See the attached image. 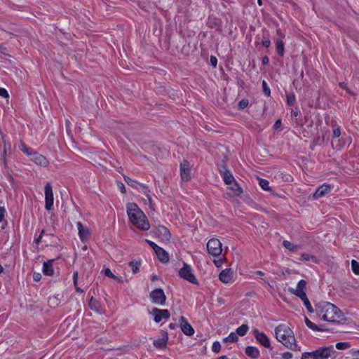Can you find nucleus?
<instances>
[{
    "label": "nucleus",
    "instance_id": "nucleus-12",
    "mask_svg": "<svg viewBox=\"0 0 359 359\" xmlns=\"http://www.w3.org/2000/svg\"><path fill=\"white\" fill-rule=\"evenodd\" d=\"M180 175L183 181H189L191 179L190 164L189 161H184L180 163Z\"/></svg>",
    "mask_w": 359,
    "mask_h": 359
},
{
    "label": "nucleus",
    "instance_id": "nucleus-52",
    "mask_svg": "<svg viewBox=\"0 0 359 359\" xmlns=\"http://www.w3.org/2000/svg\"><path fill=\"white\" fill-rule=\"evenodd\" d=\"M210 64H211L214 67H216L217 64V59L216 58V57L212 56H212H210Z\"/></svg>",
    "mask_w": 359,
    "mask_h": 359
},
{
    "label": "nucleus",
    "instance_id": "nucleus-16",
    "mask_svg": "<svg viewBox=\"0 0 359 359\" xmlns=\"http://www.w3.org/2000/svg\"><path fill=\"white\" fill-rule=\"evenodd\" d=\"M306 280H300L298 283H297V285L296 287V289L294 290V289H290V291L291 292H292L294 295H296L297 297L301 298L302 296V294H304V296L306 295V292H305V289H306Z\"/></svg>",
    "mask_w": 359,
    "mask_h": 359
},
{
    "label": "nucleus",
    "instance_id": "nucleus-10",
    "mask_svg": "<svg viewBox=\"0 0 359 359\" xmlns=\"http://www.w3.org/2000/svg\"><path fill=\"white\" fill-rule=\"evenodd\" d=\"M253 333L255 338L259 344L265 348H272L269 338L264 332H260L258 330H255Z\"/></svg>",
    "mask_w": 359,
    "mask_h": 359
},
{
    "label": "nucleus",
    "instance_id": "nucleus-19",
    "mask_svg": "<svg viewBox=\"0 0 359 359\" xmlns=\"http://www.w3.org/2000/svg\"><path fill=\"white\" fill-rule=\"evenodd\" d=\"M168 341V337L167 333H165L164 336L161 338H158L153 340L154 346L158 349H164L167 346Z\"/></svg>",
    "mask_w": 359,
    "mask_h": 359
},
{
    "label": "nucleus",
    "instance_id": "nucleus-28",
    "mask_svg": "<svg viewBox=\"0 0 359 359\" xmlns=\"http://www.w3.org/2000/svg\"><path fill=\"white\" fill-rule=\"evenodd\" d=\"M238 340V337L236 332H231L229 336L223 339V341L226 343H234Z\"/></svg>",
    "mask_w": 359,
    "mask_h": 359
},
{
    "label": "nucleus",
    "instance_id": "nucleus-59",
    "mask_svg": "<svg viewBox=\"0 0 359 359\" xmlns=\"http://www.w3.org/2000/svg\"><path fill=\"white\" fill-rule=\"evenodd\" d=\"M158 279V276H157V275H156V274L153 273V274L151 276V281H153V282H154V281L157 280Z\"/></svg>",
    "mask_w": 359,
    "mask_h": 359
},
{
    "label": "nucleus",
    "instance_id": "nucleus-26",
    "mask_svg": "<svg viewBox=\"0 0 359 359\" xmlns=\"http://www.w3.org/2000/svg\"><path fill=\"white\" fill-rule=\"evenodd\" d=\"M248 330V325L246 324H243L236 329V333L237 334L238 336L243 337L247 334Z\"/></svg>",
    "mask_w": 359,
    "mask_h": 359
},
{
    "label": "nucleus",
    "instance_id": "nucleus-51",
    "mask_svg": "<svg viewBox=\"0 0 359 359\" xmlns=\"http://www.w3.org/2000/svg\"><path fill=\"white\" fill-rule=\"evenodd\" d=\"M0 96L3 97H8V93L5 88H0Z\"/></svg>",
    "mask_w": 359,
    "mask_h": 359
},
{
    "label": "nucleus",
    "instance_id": "nucleus-42",
    "mask_svg": "<svg viewBox=\"0 0 359 359\" xmlns=\"http://www.w3.org/2000/svg\"><path fill=\"white\" fill-rule=\"evenodd\" d=\"M306 326L315 332H322V331L325 330L323 328L318 327L316 324H314L311 321Z\"/></svg>",
    "mask_w": 359,
    "mask_h": 359
},
{
    "label": "nucleus",
    "instance_id": "nucleus-17",
    "mask_svg": "<svg viewBox=\"0 0 359 359\" xmlns=\"http://www.w3.org/2000/svg\"><path fill=\"white\" fill-rule=\"evenodd\" d=\"M156 255L158 260L163 264H166L170 261V257L168 253L165 250L164 248H153Z\"/></svg>",
    "mask_w": 359,
    "mask_h": 359
},
{
    "label": "nucleus",
    "instance_id": "nucleus-30",
    "mask_svg": "<svg viewBox=\"0 0 359 359\" xmlns=\"http://www.w3.org/2000/svg\"><path fill=\"white\" fill-rule=\"evenodd\" d=\"M206 247H222V243L219 239L212 238L208 241Z\"/></svg>",
    "mask_w": 359,
    "mask_h": 359
},
{
    "label": "nucleus",
    "instance_id": "nucleus-2",
    "mask_svg": "<svg viewBox=\"0 0 359 359\" xmlns=\"http://www.w3.org/2000/svg\"><path fill=\"white\" fill-rule=\"evenodd\" d=\"M315 311L319 318L330 323L336 322L341 316V310L333 304L327 302L317 304Z\"/></svg>",
    "mask_w": 359,
    "mask_h": 359
},
{
    "label": "nucleus",
    "instance_id": "nucleus-43",
    "mask_svg": "<svg viewBox=\"0 0 359 359\" xmlns=\"http://www.w3.org/2000/svg\"><path fill=\"white\" fill-rule=\"evenodd\" d=\"M248 105V100L247 99H243L241 100L238 104V107L239 109H244L246 108Z\"/></svg>",
    "mask_w": 359,
    "mask_h": 359
},
{
    "label": "nucleus",
    "instance_id": "nucleus-32",
    "mask_svg": "<svg viewBox=\"0 0 359 359\" xmlns=\"http://www.w3.org/2000/svg\"><path fill=\"white\" fill-rule=\"evenodd\" d=\"M208 254L214 257H219L222 253L223 248H206Z\"/></svg>",
    "mask_w": 359,
    "mask_h": 359
},
{
    "label": "nucleus",
    "instance_id": "nucleus-35",
    "mask_svg": "<svg viewBox=\"0 0 359 359\" xmlns=\"http://www.w3.org/2000/svg\"><path fill=\"white\" fill-rule=\"evenodd\" d=\"M286 101L288 106H293L296 102L295 95L293 93L286 95Z\"/></svg>",
    "mask_w": 359,
    "mask_h": 359
},
{
    "label": "nucleus",
    "instance_id": "nucleus-48",
    "mask_svg": "<svg viewBox=\"0 0 359 359\" xmlns=\"http://www.w3.org/2000/svg\"><path fill=\"white\" fill-rule=\"evenodd\" d=\"M292 358V353L290 352H285L282 354L283 359H291Z\"/></svg>",
    "mask_w": 359,
    "mask_h": 359
},
{
    "label": "nucleus",
    "instance_id": "nucleus-7",
    "mask_svg": "<svg viewBox=\"0 0 359 359\" xmlns=\"http://www.w3.org/2000/svg\"><path fill=\"white\" fill-rule=\"evenodd\" d=\"M154 234L157 237L160 241L166 244L171 238V234L168 229L164 226H158L153 230Z\"/></svg>",
    "mask_w": 359,
    "mask_h": 359
},
{
    "label": "nucleus",
    "instance_id": "nucleus-8",
    "mask_svg": "<svg viewBox=\"0 0 359 359\" xmlns=\"http://www.w3.org/2000/svg\"><path fill=\"white\" fill-rule=\"evenodd\" d=\"M45 192V208L50 210L53 206L54 198L53 189L50 183L47 182L44 187Z\"/></svg>",
    "mask_w": 359,
    "mask_h": 359
},
{
    "label": "nucleus",
    "instance_id": "nucleus-1",
    "mask_svg": "<svg viewBox=\"0 0 359 359\" xmlns=\"http://www.w3.org/2000/svg\"><path fill=\"white\" fill-rule=\"evenodd\" d=\"M126 208L129 220L133 225L142 231H147L150 228L149 220L136 203H129Z\"/></svg>",
    "mask_w": 359,
    "mask_h": 359
},
{
    "label": "nucleus",
    "instance_id": "nucleus-13",
    "mask_svg": "<svg viewBox=\"0 0 359 359\" xmlns=\"http://www.w3.org/2000/svg\"><path fill=\"white\" fill-rule=\"evenodd\" d=\"M180 328L182 332L187 335L192 336L194 334V330L192 326L187 321L186 318L182 316L180 318Z\"/></svg>",
    "mask_w": 359,
    "mask_h": 359
},
{
    "label": "nucleus",
    "instance_id": "nucleus-53",
    "mask_svg": "<svg viewBox=\"0 0 359 359\" xmlns=\"http://www.w3.org/2000/svg\"><path fill=\"white\" fill-rule=\"evenodd\" d=\"M5 209L4 207H0V222H2L4 217Z\"/></svg>",
    "mask_w": 359,
    "mask_h": 359
},
{
    "label": "nucleus",
    "instance_id": "nucleus-23",
    "mask_svg": "<svg viewBox=\"0 0 359 359\" xmlns=\"http://www.w3.org/2000/svg\"><path fill=\"white\" fill-rule=\"evenodd\" d=\"M88 306L93 311L97 313H101V304L100 302L93 297L90 298Z\"/></svg>",
    "mask_w": 359,
    "mask_h": 359
},
{
    "label": "nucleus",
    "instance_id": "nucleus-25",
    "mask_svg": "<svg viewBox=\"0 0 359 359\" xmlns=\"http://www.w3.org/2000/svg\"><path fill=\"white\" fill-rule=\"evenodd\" d=\"M129 266L131 267L133 273L135 274L139 272L140 266V260H132L129 262Z\"/></svg>",
    "mask_w": 359,
    "mask_h": 359
},
{
    "label": "nucleus",
    "instance_id": "nucleus-15",
    "mask_svg": "<svg viewBox=\"0 0 359 359\" xmlns=\"http://www.w3.org/2000/svg\"><path fill=\"white\" fill-rule=\"evenodd\" d=\"M219 172L222 176L226 184H231L235 181L233 175L229 170L226 169L225 165H222L221 168L219 169Z\"/></svg>",
    "mask_w": 359,
    "mask_h": 359
},
{
    "label": "nucleus",
    "instance_id": "nucleus-38",
    "mask_svg": "<svg viewBox=\"0 0 359 359\" xmlns=\"http://www.w3.org/2000/svg\"><path fill=\"white\" fill-rule=\"evenodd\" d=\"M351 269L355 275H359V262L355 259L351 260Z\"/></svg>",
    "mask_w": 359,
    "mask_h": 359
},
{
    "label": "nucleus",
    "instance_id": "nucleus-49",
    "mask_svg": "<svg viewBox=\"0 0 359 359\" xmlns=\"http://www.w3.org/2000/svg\"><path fill=\"white\" fill-rule=\"evenodd\" d=\"M312 359L311 352L303 353L301 359Z\"/></svg>",
    "mask_w": 359,
    "mask_h": 359
},
{
    "label": "nucleus",
    "instance_id": "nucleus-34",
    "mask_svg": "<svg viewBox=\"0 0 359 359\" xmlns=\"http://www.w3.org/2000/svg\"><path fill=\"white\" fill-rule=\"evenodd\" d=\"M138 188H137V189L139 190H142V191L146 194V196H147L148 198V200L149 201V203H151V198L150 196V195L149 194V190L148 189V187L142 184H139Z\"/></svg>",
    "mask_w": 359,
    "mask_h": 359
},
{
    "label": "nucleus",
    "instance_id": "nucleus-31",
    "mask_svg": "<svg viewBox=\"0 0 359 359\" xmlns=\"http://www.w3.org/2000/svg\"><path fill=\"white\" fill-rule=\"evenodd\" d=\"M301 259L305 261H311L313 263H318L319 262L318 259L316 257L311 255L307 253L302 254Z\"/></svg>",
    "mask_w": 359,
    "mask_h": 359
},
{
    "label": "nucleus",
    "instance_id": "nucleus-20",
    "mask_svg": "<svg viewBox=\"0 0 359 359\" xmlns=\"http://www.w3.org/2000/svg\"><path fill=\"white\" fill-rule=\"evenodd\" d=\"M54 259H49L43 262L42 271L44 275L52 276L54 274L53 262Z\"/></svg>",
    "mask_w": 359,
    "mask_h": 359
},
{
    "label": "nucleus",
    "instance_id": "nucleus-44",
    "mask_svg": "<svg viewBox=\"0 0 359 359\" xmlns=\"http://www.w3.org/2000/svg\"><path fill=\"white\" fill-rule=\"evenodd\" d=\"M221 350V344L219 341H215L212 346V351L215 353H219Z\"/></svg>",
    "mask_w": 359,
    "mask_h": 359
},
{
    "label": "nucleus",
    "instance_id": "nucleus-22",
    "mask_svg": "<svg viewBox=\"0 0 359 359\" xmlns=\"http://www.w3.org/2000/svg\"><path fill=\"white\" fill-rule=\"evenodd\" d=\"M245 354L252 359H257L260 355L259 349L252 346L246 347Z\"/></svg>",
    "mask_w": 359,
    "mask_h": 359
},
{
    "label": "nucleus",
    "instance_id": "nucleus-3",
    "mask_svg": "<svg viewBox=\"0 0 359 359\" xmlns=\"http://www.w3.org/2000/svg\"><path fill=\"white\" fill-rule=\"evenodd\" d=\"M276 337L278 341L291 350H297V345L292 331L284 325H280L275 329Z\"/></svg>",
    "mask_w": 359,
    "mask_h": 359
},
{
    "label": "nucleus",
    "instance_id": "nucleus-29",
    "mask_svg": "<svg viewBox=\"0 0 359 359\" xmlns=\"http://www.w3.org/2000/svg\"><path fill=\"white\" fill-rule=\"evenodd\" d=\"M302 296L301 297V299L304 302V306H306L307 311L309 312V313H313L314 312V309H313L309 299L307 298L306 295H304L302 294Z\"/></svg>",
    "mask_w": 359,
    "mask_h": 359
},
{
    "label": "nucleus",
    "instance_id": "nucleus-40",
    "mask_svg": "<svg viewBox=\"0 0 359 359\" xmlns=\"http://www.w3.org/2000/svg\"><path fill=\"white\" fill-rule=\"evenodd\" d=\"M335 347L339 350H345L350 347V344L348 342H338Z\"/></svg>",
    "mask_w": 359,
    "mask_h": 359
},
{
    "label": "nucleus",
    "instance_id": "nucleus-24",
    "mask_svg": "<svg viewBox=\"0 0 359 359\" xmlns=\"http://www.w3.org/2000/svg\"><path fill=\"white\" fill-rule=\"evenodd\" d=\"M276 52H277L278 55H279L281 57L283 56L285 48H284V43L283 41V39H278L276 41Z\"/></svg>",
    "mask_w": 359,
    "mask_h": 359
},
{
    "label": "nucleus",
    "instance_id": "nucleus-46",
    "mask_svg": "<svg viewBox=\"0 0 359 359\" xmlns=\"http://www.w3.org/2000/svg\"><path fill=\"white\" fill-rule=\"evenodd\" d=\"M102 272H104V276L111 278L114 276V274L111 271V270L109 268L104 269Z\"/></svg>",
    "mask_w": 359,
    "mask_h": 359
},
{
    "label": "nucleus",
    "instance_id": "nucleus-21",
    "mask_svg": "<svg viewBox=\"0 0 359 359\" xmlns=\"http://www.w3.org/2000/svg\"><path fill=\"white\" fill-rule=\"evenodd\" d=\"M76 224H77V227H78V230H79V237H80L81 240L83 242H84L86 241V239L89 236V234H90L89 230L87 228H85L83 226V224H81V222H78Z\"/></svg>",
    "mask_w": 359,
    "mask_h": 359
},
{
    "label": "nucleus",
    "instance_id": "nucleus-58",
    "mask_svg": "<svg viewBox=\"0 0 359 359\" xmlns=\"http://www.w3.org/2000/svg\"><path fill=\"white\" fill-rule=\"evenodd\" d=\"M283 244L284 247H291L292 245L291 243L288 241H284Z\"/></svg>",
    "mask_w": 359,
    "mask_h": 359
},
{
    "label": "nucleus",
    "instance_id": "nucleus-50",
    "mask_svg": "<svg viewBox=\"0 0 359 359\" xmlns=\"http://www.w3.org/2000/svg\"><path fill=\"white\" fill-rule=\"evenodd\" d=\"M341 135V129L339 127L334 129L333 130V137H339Z\"/></svg>",
    "mask_w": 359,
    "mask_h": 359
},
{
    "label": "nucleus",
    "instance_id": "nucleus-47",
    "mask_svg": "<svg viewBox=\"0 0 359 359\" xmlns=\"http://www.w3.org/2000/svg\"><path fill=\"white\" fill-rule=\"evenodd\" d=\"M41 274L40 273L34 272L33 273V279L34 281L38 282L41 279Z\"/></svg>",
    "mask_w": 359,
    "mask_h": 359
},
{
    "label": "nucleus",
    "instance_id": "nucleus-61",
    "mask_svg": "<svg viewBox=\"0 0 359 359\" xmlns=\"http://www.w3.org/2000/svg\"><path fill=\"white\" fill-rule=\"evenodd\" d=\"M276 33L278 36H280L281 38L284 37V35L282 34V32L280 29H278L276 31Z\"/></svg>",
    "mask_w": 359,
    "mask_h": 359
},
{
    "label": "nucleus",
    "instance_id": "nucleus-56",
    "mask_svg": "<svg viewBox=\"0 0 359 359\" xmlns=\"http://www.w3.org/2000/svg\"><path fill=\"white\" fill-rule=\"evenodd\" d=\"M118 187L121 193L125 194L126 192V187L123 183H120V184H118Z\"/></svg>",
    "mask_w": 359,
    "mask_h": 359
},
{
    "label": "nucleus",
    "instance_id": "nucleus-5",
    "mask_svg": "<svg viewBox=\"0 0 359 359\" xmlns=\"http://www.w3.org/2000/svg\"><path fill=\"white\" fill-rule=\"evenodd\" d=\"M336 351L333 346L320 347L311 352L312 359H328L330 357L335 358Z\"/></svg>",
    "mask_w": 359,
    "mask_h": 359
},
{
    "label": "nucleus",
    "instance_id": "nucleus-57",
    "mask_svg": "<svg viewBox=\"0 0 359 359\" xmlns=\"http://www.w3.org/2000/svg\"><path fill=\"white\" fill-rule=\"evenodd\" d=\"M112 278L120 282V283L123 282V279L122 276H117L114 275Z\"/></svg>",
    "mask_w": 359,
    "mask_h": 359
},
{
    "label": "nucleus",
    "instance_id": "nucleus-54",
    "mask_svg": "<svg viewBox=\"0 0 359 359\" xmlns=\"http://www.w3.org/2000/svg\"><path fill=\"white\" fill-rule=\"evenodd\" d=\"M262 63L264 65H267L269 63V59L267 56H264L262 57Z\"/></svg>",
    "mask_w": 359,
    "mask_h": 359
},
{
    "label": "nucleus",
    "instance_id": "nucleus-9",
    "mask_svg": "<svg viewBox=\"0 0 359 359\" xmlns=\"http://www.w3.org/2000/svg\"><path fill=\"white\" fill-rule=\"evenodd\" d=\"M151 313L153 315L154 320L156 323H160L163 319L168 320L170 316V312L168 309L154 308Z\"/></svg>",
    "mask_w": 359,
    "mask_h": 359
},
{
    "label": "nucleus",
    "instance_id": "nucleus-14",
    "mask_svg": "<svg viewBox=\"0 0 359 359\" xmlns=\"http://www.w3.org/2000/svg\"><path fill=\"white\" fill-rule=\"evenodd\" d=\"M30 160L36 164L43 167L48 166L49 163L48 161L44 156L37 153L36 151L33 152L30 156Z\"/></svg>",
    "mask_w": 359,
    "mask_h": 359
},
{
    "label": "nucleus",
    "instance_id": "nucleus-62",
    "mask_svg": "<svg viewBox=\"0 0 359 359\" xmlns=\"http://www.w3.org/2000/svg\"><path fill=\"white\" fill-rule=\"evenodd\" d=\"M149 244L150 245V247H152V248H154V247H159L158 245H157L156 243H154V242H151V241H149Z\"/></svg>",
    "mask_w": 359,
    "mask_h": 359
},
{
    "label": "nucleus",
    "instance_id": "nucleus-6",
    "mask_svg": "<svg viewBox=\"0 0 359 359\" xmlns=\"http://www.w3.org/2000/svg\"><path fill=\"white\" fill-rule=\"evenodd\" d=\"M149 297L153 304L159 306L165 304L166 296L161 288H157L150 292Z\"/></svg>",
    "mask_w": 359,
    "mask_h": 359
},
{
    "label": "nucleus",
    "instance_id": "nucleus-11",
    "mask_svg": "<svg viewBox=\"0 0 359 359\" xmlns=\"http://www.w3.org/2000/svg\"><path fill=\"white\" fill-rule=\"evenodd\" d=\"M219 279L225 284L232 283L234 281V273L231 269H225L219 274Z\"/></svg>",
    "mask_w": 359,
    "mask_h": 359
},
{
    "label": "nucleus",
    "instance_id": "nucleus-33",
    "mask_svg": "<svg viewBox=\"0 0 359 359\" xmlns=\"http://www.w3.org/2000/svg\"><path fill=\"white\" fill-rule=\"evenodd\" d=\"M123 178H124V181L126 182V183L132 187H135V188H138V185H139V182H137V181L134 180H132L131 178H130L129 177L126 176V175H124L123 176Z\"/></svg>",
    "mask_w": 359,
    "mask_h": 359
},
{
    "label": "nucleus",
    "instance_id": "nucleus-4",
    "mask_svg": "<svg viewBox=\"0 0 359 359\" xmlns=\"http://www.w3.org/2000/svg\"><path fill=\"white\" fill-rule=\"evenodd\" d=\"M178 275L181 278L192 284L198 285L193 268L186 262H183V266L180 269Z\"/></svg>",
    "mask_w": 359,
    "mask_h": 359
},
{
    "label": "nucleus",
    "instance_id": "nucleus-27",
    "mask_svg": "<svg viewBox=\"0 0 359 359\" xmlns=\"http://www.w3.org/2000/svg\"><path fill=\"white\" fill-rule=\"evenodd\" d=\"M20 147V149L23 152L25 153V154H27V156H31V155L33 154V152L34 151L33 150L32 148L27 146L24 142H20V144L19 146Z\"/></svg>",
    "mask_w": 359,
    "mask_h": 359
},
{
    "label": "nucleus",
    "instance_id": "nucleus-55",
    "mask_svg": "<svg viewBox=\"0 0 359 359\" xmlns=\"http://www.w3.org/2000/svg\"><path fill=\"white\" fill-rule=\"evenodd\" d=\"M280 126H281V121H280V119H278V120L275 122V123H274V125H273V128H274L275 129H277V128H280Z\"/></svg>",
    "mask_w": 359,
    "mask_h": 359
},
{
    "label": "nucleus",
    "instance_id": "nucleus-36",
    "mask_svg": "<svg viewBox=\"0 0 359 359\" xmlns=\"http://www.w3.org/2000/svg\"><path fill=\"white\" fill-rule=\"evenodd\" d=\"M259 186L265 191H270L271 189H270V187H269V182L268 180H265V179H261V178H259Z\"/></svg>",
    "mask_w": 359,
    "mask_h": 359
},
{
    "label": "nucleus",
    "instance_id": "nucleus-63",
    "mask_svg": "<svg viewBox=\"0 0 359 359\" xmlns=\"http://www.w3.org/2000/svg\"><path fill=\"white\" fill-rule=\"evenodd\" d=\"M304 320L306 325L311 322V320L307 317L304 318Z\"/></svg>",
    "mask_w": 359,
    "mask_h": 359
},
{
    "label": "nucleus",
    "instance_id": "nucleus-39",
    "mask_svg": "<svg viewBox=\"0 0 359 359\" xmlns=\"http://www.w3.org/2000/svg\"><path fill=\"white\" fill-rule=\"evenodd\" d=\"M262 90H263L264 94L266 96L269 97L271 95V90H270L266 81L264 80L262 81Z\"/></svg>",
    "mask_w": 359,
    "mask_h": 359
},
{
    "label": "nucleus",
    "instance_id": "nucleus-45",
    "mask_svg": "<svg viewBox=\"0 0 359 359\" xmlns=\"http://www.w3.org/2000/svg\"><path fill=\"white\" fill-rule=\"evenodd\" d=\"M233 187H231V189L233 191H236L237 194L239 195L243 193L242 189L238 186V184L234 181Z\"/></svg>",
    "mask_w": 359,
    "mask_h": 359
},
{
    "label": "nucleus",
    "instance_id": "nucleus-18",
    "mask_svg": "<svg viewBox=\"0 0 359 359\" xmlns=\"http://www.w3.org/2000/svg\"><path fill=\"white\" fill-rule=\"evenodd\" d=\"M331 186L329 185V184H323L321 186H320L317 189L316 191H315V193L313 194V197L316 199L317 198H319L320 197H323L324 196L325 194H327V193H329L330 191H331Z\"/></svg>",
    "mask_w": 359,
    "mask_h": 359
},
{
    "label": "nucleus",
    "instance_id": "nucleus-64",
    "mask_svg": "<svg viewBox=\"0 0 359 359\" xmlns=\"http://www.w3.org/2000/svg\"><path fill=\"white\" fill-rule=\"evenodd\" d=\"M217 359H229L226 355H222Z\"/></svg>",
    "mask_w": 359,
    "mask_h": 359
},
{
    "label": "nucleus",
    "instance_id": "nucleus-41",
    "mask_svg": "<svg viewBox=\"0 0 359 359\" xmlns=\"http://www.w3.org/2000/svg\"><path fill=\"white\" fill-rule=\"evenodd\" d=\"M262 44L265 48H269L271 46V41L269 38V34H263V39L262 41Z\"/></svg>",
    "mask_w": 359,
    "mask_h": 359
},
{
    "label": "nucleus",
    "instance_id": "nucleus-60",
    "mask_svg": "<svg viewBox=\"0 0 359 359\" xmlns=\"http://www.w3.org/2000/svg\"><path fill=\"white\" fill-rule=\"evenodd\" d=\"M169 327L171 330H175V329H176L177 327V324H176V323H170L169 325Z\"/></svg>",
    "mask_w": 359,
    "mask_h": 359
},
{
    "label": "nucleus",
    "instance_id": "nucleus-37",
    "mask_svg": "<svg viewBox=\"0 0 359 359\" xmlns=\"http://www.w3.org/2000/svg\"><path fill=\"white\" fill-rule=\"evenodd\" d=\"M78 278H79L78 271H74L73 273V283H74V285L75 286L76 290L79 292H84L83 290H81L80 287H79L77 286Z\"/></svg>",
    "mask_w": 359,
    "mask_h": 359
}]
</instances>
